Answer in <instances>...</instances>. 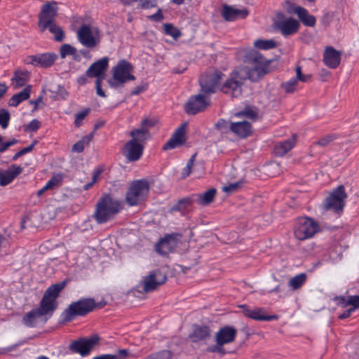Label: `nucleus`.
<instances>
[{"instance_id": "nucleus-23", "label": "nucleus", "mask_w": 359, "mask_h": 359, "mask_svg": "<svg viewBox=\"0 0 359 359\" xmlns=\"http://www.w3.org/2000/svg\"><path fill=\"white\" fill-rule=\"evenodd\" d=\"M243 309V313L245 316L259 321H270L277 319L276 316H269L265 313L264 309L262 308L250 309L248 306L243 304L240 306Z\"/></svg>"}, {"instance_id": "nucleus-44", "label": "nucleus", "mask_w": 359, "mask_h": 359, "mask_svg": "<svg viewBox=\"0 0 359 359\" xmlns=\"http://www.w3.org/2000/svg\"><path fill=\"white\" fill-rule=\"evenodd\" d=\"M297 81L296 79L292 78L289 81L284 82L281 84V88L287 93H292L297 88Z\"/></svg>"}, {"instance_id": "nucleus-21", "label": "nucleus", "mask_w": 359, "mask_h": 359, "mask_svg": "<svg viewBox=\"0 0 359 359\" xmlns=\"http://www.w3.org/2000/svg\"><path fill=\"white\" fill-rule=\"evenodd\" d=\"M185 128L186 123L181 125V126L175 131L168 141L163 145V149L165 151L173 149L183 145L186 141Z\"/></svg>"}, {"instance_id": "nucleus-34", "label": "nucleus", "mask_w": 359, "mask_h": 359, "mask_svg": "<svg viewBox=\"0 0 359 359\" xmlns=\"http://www.w3.org/2000/svg\"><path fill=\"white\" fill-rule=\"evenodd\" d=\"M29 74L27 71H16L11 79L12 83L15 85V88L24 86L29 80Z\"/></svg>"}, {"instance_id": "nucleus-38", "label": "nucleus", "mask_w": 359, "mask_h": 359, "mask_svg": "<svg viewBox=\"0 0 359 359\" xmlns=\"http://www.w3.org/2000/svg\"><path fill=\"white\" fill-rule=\"evenodd\" d=\"M236 116L238 117L245 116L252 121H256L258 118V111L255 108L248 107L243 110L237 112Z\"/></svg>"}, {"instance_id": "nucleus-48", "label": "nucleus", "mask_w": 359, "mask_h": 359, "mask_svg": "<svg viewBox=\"0 0 359 359\" xmlns=\"http://www.w3.org/2000/svg\"><path fill=\"white\" fill-rule=\"evenodd\" d=\"M90 111V108H86L84 110H82L76 114L74 124L76 127L79 128L81 126L83 120L89 114Z\"/></svg>"}, {"instance_id": "nucleus-18", "label": "nucleus", "mask_w": 359, "mask_h": 359, "mask_svg": "<svg viewBox=\"0 0 359 359\" xmlns=\"http://www.w3.org/2000/svg\"><path fill=\"white\" fill-rule=\"evenodd\" d=\"M144 146L133 141H128L123 149V155L129 162H135L140 159L143 154Z\"/></svg>"}, {"instance_id": "nucleus-19", "label": "nucleus", "mask_w": 359, "mask_h": 359, "mask_svg": "<svg viewBox=\"0 0 359 359\" xmlns=\"http://www.w3.org/2000/svg\"><path fill=\"white\" fill-rule=\"evenodd\" d=\"M248 14L249 11L246 8L238 9L226 4L222 6V16L228 22L235 21L238 19H245Z\"/></svg>"}, {"instance_id": "nucleus-64", "label": "nucleus", "mask_w": 359, "mask_h": 359, "mask_svg": "<svg viewBox=\"0 0 359 359\" xmlns=\"http://www.w3.org/2000/svg\"><path fill=\"white\" fill-rule=\"evenodd\" d=\"M93 359H117V358L114 354H102L95 356Z\"/></svg>"}, {"instance_id": "nucleus-7", "label": "nucleus", "mask_w": 359, "mask_h": 359, "mask_svg": "<svg viewBox=\"0 0 359 359\" xmlns=\"http://www.w3.org/2000/svg\"><path fill=\"white\" fill-rule=\"evenodd\" d=\"M347 194L344 185H339L333 189L325 198L322 208L324 211H331L341 215L346 205Z\"/></svg>"}, {"instance_id": "nucleus-15", "label": "nucleus", "mask_w": 359, "mask_h": 359, "mask_svg": "<svg viewBox=\"0 0 359 359\" xmlns=\"http://www.w3.org/2000/svg\"><path fill=\"white\" fill-rule=\"evenodd\" d=\"M79 41L85 47L93 48L99 44L100 37L93 36L90 27L88 25H83L77 31Z\"/></svg>"}, {"instance_id": "nucleus-50", "label": "nucleus", "mask_w": 359, "mask_h": 359, "mask_svg": "<svg viewBox=\"0 0 359 359\" xmlns=\"http://www.w3.org/2000/svg\"><path fill=\"white\" fill-rule=\"evenodd\" d=\"M18 142V140L14 138L7 142H3V137L0 135V153L4 152L10 147L17 144Z\"/></svg>"}, {"instance_id": "nucleus-42", "label": "nucleus", "mask_w": 359, "mask_h": 359, "mask_svg": "<svg viewBox=\"0 0 359 359\" xmlns=\"http://www.w3.org/2000/svg\"><path fill=\"white\" fill-rule=\"evenodd\" d=\"M338 137L336 134H328L320 137L317 142H315L316 145L323 147L328 146L332 142L337 140Z\"/></svg>"}, {"instance_id": "nucleus-25", "label": "nucleus", "mask_w": 359, "mask_h": 359, "mask_svg": "<svg viewBox=\"0 0 359 359\" xmlns=\"http://www.w3.org/2000/svg\"><path fill=\"white\" fill-rule=\"evenodd\" d=\"M211 337V330L208 325H194L189 337L194 343L206 341Z\"/></svg>"}, {"instance_id": "nucleus-12", "label": "nucleus", "mask_w": 359, "mask_h": 359, "mask_svg": "<svg viewBox=\"0 0 359 359\" xmlns=\"http://www.w3.org/2000/svg\"><path fill=\"white\" fill-rule=\"evenodd\" d=\"M181 234L177 233L166 234L155 245L156 252L161 255H166L172 252L177 246Z\"/></svg>"}, {"instance_id": "nucleus-32", "label": "nucleus", "mask_w": 359, "mask_h": 359, "mask_svg": "<svg viewBox=\"0 0 359 359\" xmlns=\"http://www.w3.org/2000/svg\"><path fill=\"white\" fill-rule=\"evenodd\" d=\"M130 136L132 137L130 141L144 145L146 141L150 138V133L147 130L144 131L140 128H136L130 132Z\"/></svg>"}, {"instance_id": "nucleus-28", "label": "nucleus", "mask_w": 359, "mask_h": 359, "mask_svg": "<svg viewBox=\"0 0 359 359\" xmlns=\"http://www.w3.org/2000/svg\"><path fill=\"white\" fill-rule=\"evenodd\" d=\"M296 142V135H293L292 137L283 142H278L274 147V152L278 156H283L290 151L294 146Z\"/></svg>"}, {"instance_id": "nucleus-22", "label": "nucleus", "mask_w": 359, "mask_h": 359, "mask_svg": "<svg viewBox=\"0 0 359 359\" xmlns=\"http://www.w3.org/2000/svg\"><path fill=\"white\" fill-rule=\"evenodd\" d=\"M237 334L236 329L233 326L226 325L221 327L215 334V341L219 345H224L234 341Z\"/></svg>"}, {"instance_id": "nucleus-17", "label": "nucleus", "mask_w": 359, "mask_h": 359, "mask_svg": "<svg viewBox=\"0 0 359 359\" xmlns=\"http://www.w3.org/2000/svg\"><path fill=\"white\" fill-rule=\"evenodd\" d=\"M275 27L280 32L283 36H288L298 32L299 23L292 18H283L276 22Z\"/></svg>"}, {"instance_id": "nucleus-47", "label": "nucleus", "mask_w": 359, "mask_h": 359, "mask_svg": "<svg viewBox=\"0 0 359 359\" xmlns=\"http://www.w3.org/2000/svg\"><path fill=\"white\" fill-rule=\"evenodd\" d=\"M196 156V154H194V155H192L191 156V158H189V160L188 161V162L187 163L186 167L183 169V170L182 172V177L183 179L187 177L190 175L191 171V168L194 165Z\"/></svg>"}, {"instance_id": "nucleus-14", "label": "nucleus", "mask_w": 359, "mask_h": 359, "mask_svg": "<svg viewBox=\"0 0 359 359\" xmlns=\"http://www.w3.org/2000/svg\"><path fill=\"white\" fill-rule=\"evenodd\" d=\"M57 59V55L55 53H44L28 56L26 62L35 67L48 68L54 64Z\"/></svg>"}, {"instance_id": "nucleus-36", "label": "nucleus", "mask_w": 359, "mask_h": 359, "mask_svg": "<svg viewBox=\"0 0 359 359\" xmlns=\"http://www.w3.org/2000/svg\"><path fill=\"white\" fill-rule=\"evenodd\" d=\"M93 137V134L90 133L83 136L79 141L76 142L72 148V151L81 153L85 147L88 145Z\"/></svg>"}, {"instance_id": "nucleus-1", "label": "nucleus", "mask_w": 359, "mask_h": 359, "mask_svg": "<svg viewBox=\"0 0 359 359\" xmlns=\"http://www.w3.org/2000/svg\"><path fill=\"white\" fill-rule=\"evenodd\" d=\"M246 60L252 67H243L231 72L222 84L220 91L233 97H238L242 94V88L246 79H248L254 82L258 81L269 72V65L271 60H266L258 51L250 50L246 55Z\"/></svg>"}, {"instance_id": "nucleus-46", "label": "nucleus", "mask_w": 359, "mask_h": 359, "mask_svg": "<svg viewBox=\"0 0 359 359\" xmlns=\"http://www.w3.org/2000/svg\"><path fill=\"white\" fill-rule=\"evenodd\" d=\"M172 353L168 350H163L149 356L147 359H171Z\"/></svg>"}, {"instance_id": "nucleus-4", "label": "nucleus", "mask_w": 359, "mask_h": 359, "mask_svg": "<svg viewBox=\"0 0 359 359\" xmlns=\"http://www.w3.org/2000/svg\"><path fill=\"white\" fill-rule=\"evenodd\" d=\"M97 304L93 298H81L72 302L62 313L61 317L64 323L74 320L76 317H83L92 312Z\"/></svg>"}, {"instance_id": "nucleus-11", "label": "nucleus", "mask_w": 359, "mask_h": 359, "mask_svg": "<svg viewBox=\"0 0 359 359\" xmlns=\"http://www.w3.org/2000/svg\"><path fill=\"white\" fill-rule=\"evenodd\" d=\"M100 337L93 335L90 337H81L74 340L69 345V350L72 353H79L83 357L88 355L95 346L99 342Z\"/></svg>"}, {"instance_id": "nucleus-45", "label": "nucleus", "mask_w": 359, "mask_h": 359, "mask_svg": "<svg viewBox=\"0 0 359 359\" xmlns=\"http://www.w3.org/2000/svg\"><path fill=\"white\" fill-rule=\"evenodd\" d=\"M60 53V57L62 58H65L67 55H73L76 54V49L72 46L65 43L61 46Z\"/></svg>"}, {"instance_id": "nucleus-33", "label": "nucleus", "mask_w": 359, "mask_h": 359, "mask_svg": "<svg viewBox=\"0 0 359 359\" xmlns=\"http://www.w3.org/2000/svg\"><path fill=\"white\" fill-rule=\"evenodd\" d=\"M194 198L193 195L180 199L171 208L172 211H180L182 212L187 210L193 203H194Z\"/></svg>"}, {"instance_id": "nucleus-55", "label": "nucleus", "mask_w": 359, "mask_h": 359, "mask_svg": "<svg viewBox=\"0 0 359 359\" xmlns=\"http://www.w3.org/2000/svg\"><path fill=\"white\" fill-rule=\"evenodd\" d=\"M348 304H350L351 308H353L354 311L359 308V295L348 296Z\"/></svg>"}, {"instance_id": "nucleus-24", "label": "nucleus", "mask_w": 359, "mask_h": 359, "mask_svg": "<svg viewBox=\"0 0 359 359\" xmlns=\"http://www.w3.org/2000/svg\"><path fill=\"white\" fill-rule=\"evenodd\" d=\"M341 53L332 46L325 48L323 53V62L330 69H336L341 62Z\"/></svg>"}, {"instance_id": "nucleus-49", "label": "nucleus", "mask_w": 359, "mask_h": 359, "mask_svg": "<svg viewBox=\"0 0 359 359\" xmlns=\"http://www.w3.org/2000/svg\"><path fill=\"white\" fill-rule=\"evenodd\" d=\"M36 144H37L36 140L33 141V142L29 146L25 147V148L22 149L21 150H20L18 152H17L13 156L12 160L16 161L20 156L25 155L29 152H31Z\"/></svg>"}, {"instance_id": "nucleus-37", "label": "nucleus", "mask_w": 359, "mask_h": 359, "mask_svg": "<svg viewBox=\"0 0 359 359\" xmlns=\"http://www.w3.org/2000/svg\"><path fill=\"white\" fill-rule=\"evenodd\" d=\"M306 280V275L304 273L292 277L289 281V286L293 290H298L302 287Z\"/></svg>"}, {"instance_id": "nucleus-9", "label": "nucleus", "mask_w": 359, "mask_h": 359, "mask_svg": "<svg viewBox=\"0 0 359 359\" xmlns=\"http://www.w3.org/2000/svg\"><path fill=\"white\" fill-rule=\"evenodd\" d=\"M320 230L318 223L311 217L299 218L294 227L297 239L304 241L313 237Z\"/></svg>"}, {"instance_id": "nucleus-16", "label": "nucleus", "mask_w": 359, "mask_h": 359, "mask_svg": "<svg viewBox=\"0 0 359 359\" xmlns=\"http://www.w3.org/2000/svg\"><path fill=\"white\" fill-rule=\"evenodd\" d=\"M167 278L159 271H151L148 276L143 278L142 284L143 290L148 293L155 290L159 285L163 284Z\"/></svg>"}, {"instance_id": "nucleus-51", "label": "nucleus", "mask_w": 359, "mask_h": 359, "mask_svg": "<svg viewBox=\"0 0 359 359\" xmlns=\"http://www.w3.org/2000/svg\"><path fill=\"white\" fill-rule=\"evenodd\" d=\"M156 124V121L155 120L152 119V118H144L142 121L141 123H140V129H142V130L144 131H149V130L154 127Z\"/></svg>"}, {"instance_id": "nucleus-13", "label": "nucleus", "mask_w": 359, "mask_h": 359, "mask_svg": "<svg viewBox=\"0 0 359 359\" xmlns=\"http://www.w3.org/2000/svg\"><path fill=\"white\" fill-rule=\"evenodd\" d=\"M206 94L203 93L191 96L186 103L185 111L190 115H195L204 111L209 104Z\"/></svg>"}, {"instance_id": "nucleus-62", "label": "nucleus", "mask_w": 359, "mask_h": 359, "mask_svg": "<svg viewBox=\"0 0 359 359\" xmlns=\"http://www.w3.org/2000/svg\"><path fill=\"white\" fill-rule=\"evenodd\" d=\"M146 90V87L144 86H139L135 87L130 93L131 95H137Z\"/></svg>"}, {"instance_id": "nucleus-52", "label": "nucleus", "mask_w": 359, "mask_h": 359, "mask_svg": "<svg viewBox=\"0 0 359 359\" xmlns=\"http://www.w3.org/2000/svg\"><path fill=\"white\" fill-rule=\"evenodd\" d=\"M216 128L222 133H227L230 130V123L228 121L221 118L217 121Z\"/></svg>"}, {"instance_id": "nucleus-43", "label": "nucleus", "mask_w": 359, "mask_h": 359, "mask_svg": "<svg viewBox=\"0 0 359 359\" xmlns=\"http://www.w3.org/2000/svg\"><path fill=\"white\" fill-rule=\"evenodd\" d=\"M163 29L167 35L171 36L175 39H177L181 36L180 31L175 27L172 24H165L163 25Z\"/></svg>"}, {"instance_id": "nucleus-10", "label": "nucleus", "mask_w": 359, "mask_h": 359, "mask_svg": "<svg viewBox=\"0 0 359 359\" xmlns=\"http://www.w3.org/2000/svg\"><path fill=\"white\" fill-rule=\"evenodd\" d=\"M57 11V3L55 1H48L42 5L38 17V26L41 32L46 31L48 25L55 22Z\"/></svg>"}, {"instance_id": "nucleus-35", "label": "nucleus", "mask_w": 359, "mask_h": 359, "mask_svg": "<svg viewBox=\"0 0 359 359\" xmlns=\"http://www.w3.org/2000/svg\"><path fill=\"white\" fill-rule=\"evenodd\" d=\"M52 34L54 35V39L56 41H62L65 38V33L62 27L54 22L46 27Z\"/></svg>"}, {"instance_id": "nucleus-3", "label": "nucleus", "mask_w": 359, "mask_h": 359, "mask_svg": "<svg viewBox=\"0 0 359 359\" xmlns=\"http://www.w3.org/2000/svg\"><path fill=\"white\" fill-rule=\"evenodd\" d=\"M121 209V203L110 195L107 194L98 201L93 216L98 224H104L110 220Z\"/></svg>"}, {"instance_id": "nucleus-27", "label": "nucleus", "mask_w": 359, "mask_h": 359, "mask_svg": "<svg viewBox=\"0 0 359 359\" xmlns=\"http://www.w3.org/2000/svg\"><path fill=\"white\" fill-rule=\"evenodd\" d=\"M230 131L240 138H246L252 134V126L248 121L230 123Z\"/></svg>"}, {"instance_id": "nucleus-20", "label": "nucleus", "mask_w": 359, "mask_h": 359, "mask_svg": "<svg viewBox=\"0 0 359 359\" xmlns=\"http://www.w3.org/2000/svg\"><path fill=\"white\" fill-rule=\"evenodd\" d=\"M109 66V58L104 57L93 63L86 70V75L89 78L104 79V72Z\"/></svg>"}, {"instance_id": "nucleus-60", "label": "nucleus", "mask_w": 359, "mask_h": 359, "mask_svg": "<svg viewBox=\"0 0 359 359\" xmlns=\"http://www.w3.org/2000/svg\"><path fill=\"white\" fill-rule=\"evenodd\" d=\"M353 308H349L344 311L339 316V318L341 320L346 319L351 316V314L354 312Z\"/></svg>"}, {"instance_id": "nucleus-40", "label": "nucleus", "mask_w": 359, "mask_h": 359, "mask_svg": "<svg viewBox=\"0 0 359 359\" xmlns=\"http://www.w3.org/2000/svg\"><path fill=\"white\" fill-rule=\"evenodd\" d=\"M62 177L61 175L57 174L53 175L46 184V189H53L57 188L62 184Z\"/></svg>"}, {"instance_id": "nucleus-58", "label": "nucleus", "mask_w": 359, "mask_h": 359, "mask_svg": "<svg viewBox=\"0 0 359 359\" xmlns=\"http://www.w3.org/2000/svg\"><path fill=\"white\" fill-rule=\"evenodd\" d=\"M156 6V0H142L141 7L144 9H148Z\"/></svg>"}, {"instance_id": "nucleus-59", "label": "nucleus", "mask_w": 359, "mask_h": 359, "mask_svg": "<svg viewBox=\"0 0 359 359\" xmlns=\"http://www.w3.org/2000/svg\"><path fill=\"white\" fill-rule=\"evenodd\" d=\"M148 18L151 20L155 21V22H160L163 19V15L162 14L161 10L159 8L156 13L154 14L149 15Z\"/></svg>"}, {"instance_id": "nucleus-6", "label": "nucleus", "mask_w": 359, "mask_h": 359, "mask_svg": "<svg viewBox=\"0 0 359 359\" xmlns=\"http://www.w3.org/2000/svg\"><path fill=\"white\" fill-rule=\"evenodd\" d=\"M149 188V182L146 179L133 181L128 189L126 202L130 206L141 204L147 198Z\"/></svg>"}, {"instance_id": "nucleus-31", "label": "nucleus", "mask_w": 359, "mask_h": 359, "mask_svg": "<svg viewBox=\"0 0 359 359\" xmlns=\"http://www.w3.org/2000/svg\"><path fill=\"white\" fill-rule=\"evenodd\" d=\"M31 93V87L27 86L20 93L13 95L9 100V105L17 107L22 102L27 100Z\"/></svg>"}, {"instance_id": "nucleus-53", "label": "nucleus", "mask_w": 359, "mask_h": 359, "mask_svg": "<svg viewBox=\"0 0 359 359\" xmlns=\"http://www.w3.org/2000/svg\"><path fill=\"white\" fill-rule=\"evenodd\" d=\"M242 182H237L229 184L227 186L223 187V191L227 194H231L238 190L241 187Z\"/></svg>"}, {"instance_id": "nucleus-2", "label": "nucleus", "mask_w": 359, "mask_h": 359, "mask_svg": "<svg viewBox=\"0 0 359 359\" xmlns=\"http://www.w3.org/2000/svg\"><path fill=\"white\" fill-rule=\"evenodd\" d=\"M67 283L68 280L66 279L50 285L45 290L39 307L32 309L22 317V323L28 327H34L36 325L38 318L45 317L46 320L50 318L57 309V299Z\"/></svg>"}, {"instance_id": "nucleus-26", "label": "nucleus", "mask_w": 359, "mask_h": 359, "mask_svg": "<svg viewBox=\"0 0 359 359\" xmlns=\"http://www.w3.org/2000/svg\"><path fill=\"white\" fill-rule=\"evenodd\" d=\"M23 168L15 164L11 165L6 170H0V186L5 187L11 183L14 179L20 175Z\"/></svg>"}, {"instance_id": "nucleus-63", "label": "nucleus", "mask_w": 359, "mask_h": 359, "mask_svg": "<svg viewBox=\"0 0 359 359\" xmlns=\"http://www.w3.org/2000/svg\"><path fill=\"white\" fill-rule=\"evenodd\" d=\"M88 76L86 75V73L85 74H82L77 79V83L81 86H84L88 83Z\"/></svg>"}, {"instance_id": "nucleus-30", "label": "nucleus", "mask_w": 359, "mask_h": 359, "mask_svg": "<svg viewBox=\"0 0 359 359\" xmlns=\"http://www.w3.org/2000/svg\"><path fill=\"white\" fill-rule=\"evenodd\" d=\"M294 13L297 15L299 20L305 25L313 27L316 25V18L313 15L309 14V11L301 6H297L294 9Z\"/></svg>"}, {"instance_id": "nucleus-39", "label": "nucleus", "mask_w": 359, "mask_h": 359, "mask_svg": "<svg viewBox=\"0 0 359 359\" xmlns=\"http://www.w3.org/2000/svg\"><path fill=\"white\" fill-rule=\"evenodd\" d=\"M254 46L257 48L262 50H269L276 46V42L273 39H258L254 42Z\"/></svg>"}, {"instance_id": "nucleus-54", "label": "nucleus", "mask_w": 359, "mask_h": 359, "mask_svg": "<svg viewBox=\"0 0 359 359\" xmlns=\"http://www.w3.org/2000/svg\"><path fill=\"white\" fill-rule=\"evenodd\" d=\"M41 127V122L37 119H33L26 126L25 131L36 132Z\"/></svg>"}, {"instance_id": "nucleus-5", "label": "nucleus", "mask_w": 359, "mask_h": 359, "mask_svg": "<svg viewBox=\"0 0 359 359\" xmlns=\"http://www.w3.org/2000/svg\"><path fill=\"white\" fill-rule=\"evenodd\" d=\"M133 67L126 60H121L112 68V79L108 81L109 86L116 90L123 88L125 83L134 81L135 76L132 74Z\"/></svg>"}, {"instance_id": "nucleus-41", "label": "nucleus", "mask_w": 359, "mask_h": 359, "mask_svg": "<svg viewBox=\"0 0 359 359\" xmlns=\"http://www.w3.org/2000/svg\"><path fill=\"white\" fill-rule=\"evenodd\" d=\"M11 120V114L9 111L4 108L0 109V126L3 129L8 128Z\"/></svg>"}, {"instance_id": "nucleus-61", "label": "nucleus", "mask_w": 359, "mask_h": 359, "mask_svg": "<svg viewBox=\"0 0 359 359\" xmlns=\"http://www.w3.org/2000/svg\"><path fill=\"white\" fill-rule=\"evenodd\" d=\"M128 355L129 351L128 349H119L115 356H116L117 359H123L127 358Z\"/></svg>"}, {"instance_id": "nucleus-56", "label": "nucleus", "mask_w": 359, "mask_h": 359, "mask_svg": "<svg viewBox=\"0 0 359 359\" xmlns=\"http://www.w3.org/2000/svg\"><path fill=\"white\" fill-rule=\"evenodd\" d=\"M102 80L103 79H102V78H100V79L98 78L95 80V89H96V93L99 96H100L102 97H106L105 93L102 88Z\"/></svg>"}, {"instance_id": "nucleus-57", "label": "nucleus", "mask_w": 359, "mask_h": 359, "mask_svg": "<svg viewBox=\"0 0 359 359\" xmlns=\"http://www.w3.org/2000/svg\"><path fill=\"white\" fill-rule=\"evenodd\" d=\"M334 300L337 305L341 306L343 308L350 306V304H348V297H345L343 296H338L334 297Z\"/></svg>"}, {"instance_id": "nucleus-8", "label": "nucleus", "mask_w": 359, "mask_h": 359, "mask_svg": "<svg viewBox=\"0 0 359 359\" xmlns=\"http://www.w3.org/2000/svg\"><path fill=\"white\" fill-rule=\"evenodd\" d=\"M224 76V74L219 70L201 75L198 79L201 93L208 95L220 90Z\"/></svg>"}, {"instance_id": "nucleus-29", "label": "nucleus", "mask_w": 359, "mask_h": 359, "mask_svg": "<svg viewBox=\"0 0 359 359\" xmlns=\"http://www.w3.org/2000/svg\"><path fill=\"white\" fill-rule=\"evenodd\" d=\"M217 190L212 188L201 194H193L196 203L201 205H208L211 203L216 195Z\"/></svg>"}]
</instances>
